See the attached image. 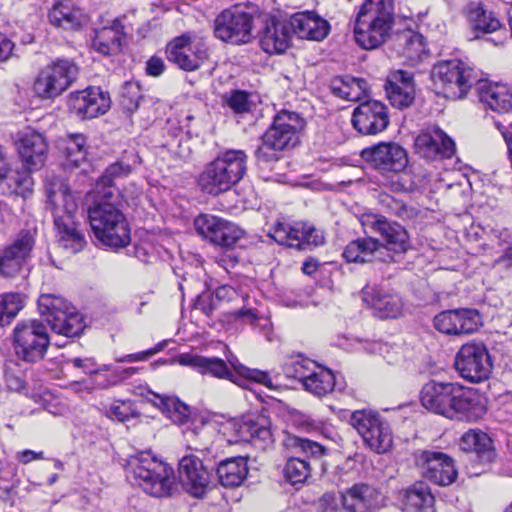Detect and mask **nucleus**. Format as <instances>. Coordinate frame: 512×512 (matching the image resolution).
Returning a JSON list of instances; mask_svg holds the SVG:
<instances>
[{
  "instance_id": "f257e3e1",
  "label": "nucleus",
  "mask_w": 512,
  "mask_h": 512,
  "mask_svg": "<svg viewBox=\"0 0 512 512\" xmlns=\"http://www.w3.org/2000/svg\"><path fill=\"white\" fill-rule=\"evenodd\" d=\"M46 189L58 247L69 254L81 252L87 240L80 229V223L76 221L78 205L68 184L64 180L54 179L47 184Z\"/></svg>"
},
{
  "instance_id": "f03ea898",
  "label": "nucleus",
  "mask_w": 512,
  "mask_h": 512,
  "mask_svg": "<svg viewBox=\"0 0 512 512\" xmlns=\"http://www.w3.org/2000/svg\"><path fill=\"white\" fill-rule=\"evenodd\" d=\"M125 470L127 478L133 479L135 484L152 497H169L176 490L173 468L150 451L129 456Z\"/></svg>"
},
{
  "instance_id": "7ed1b4c3",
  "label": "nucleus",
  "mask_w": 512,
  "mask_h": 512,
  "mask_svg": "<svg viewBox=\"0 0 512 512\" xmlns=\"http://www.w3.org/2000/svg\"><path fill=\"white\" fill-rule=\"evenodd\" d=\"M88 220L96 238L105 246L123 248L131 241L128 222L112 191L88 209Z\"/></svg>"
},
{
  "instance_id": "20e7f679",
  "label": "nucleus",
  "mask_w": 512,
  "mask_h": 512,
  "mask_svg": "<svg viewBox=\"0 0 512 512\" xmlns=\"http://www.w3.org/2000/svg\"><path fill=\"white\" fill-rule=\"evenodd\" d=\"M393 24L392 0H365L354 22L355 41L363 49H376L387 41Z\"/></svg>"
},
{
  "instance_id": "39448f33",
  "label": "nucleus",
  "mask_w": 512,
  "mask_h": 512,
  "mask_svg": "<svg viewBox=\"0 0 512 512\" xmlns=\"http://www.w3.org/2000/svg\"><path fill=\"white\" fill-rule=\"evenodd\" d=\"M246 172V153L243 150H227L205 165L198 185L202 192L218 196L237 185Z\"/></svg>"
},
{
  "instance_id": "423d86ee",
  "label": "nucleus",
  "mask_w": 512,
  "mask_h": 512,
  "mask_svg": "<svg viewBox=\"0 0 512 512\" xmlns=\"http://www.w3.org/2000/svg\"><path fill=\"white\" fill-rule=\"evenodd\" d=\"M305 126L304 119L296 112H278L261 137L262 145L255 151L259 163L278 161V152L294 148L299 143V134Z\"/></svg>"
},
{
  "instance_id": "0eeeda50",
  "label": "nucleus",
  "mask_w": 512,
  "mask_h": 512,
  "mask_svg": "<svg viewBox=\"0 0 512 512\" xmlns=\"http://www.w3.org/2000/svg\"><path fill=\"white\" fill-rule=\"evenodd\" d=\"M283 445L294 454L284 467L285 478L292 485L305 483L312 471L310 460L318 461L326 454V448L318 442L292 433H286Z\"/></svg>"
},
{
  "instance_id": "6e6552de",
  "label": "nucleus",
  "mask_w": 512,
  "mask_h": 512,
  "mask_svg": "<svg viewBox=\"0 0 512 512\" xmlns=\"http://www.w3.org/2000/svg\"><path fill=\"white\" fill-rule=\"evenodd\" d=\"M431 79L438 94L454 100L466 96L477 81L474 70L458 59L436 63L431 70Z\"/></svg>"
},
{
  "instance_id": "1a4fd4ad",
  "label": "nucleus",
  "mask_w": 512,
  "mask_h": 512,
  "mask_svg": "<svg viewBox=\"0 0 512 512\" xmlns=\"http://www.w3.org/2000/svg\"><path fill=\"white\" fill-rule=\"evenodd\" d=\"M190 449L201 454L203 459L195 455H185L179 460V479L184 489L194 497H202L210 482V473L204 461L214 460L215 451L210 442L205 444L195 442Z\"/></svg>"
},
{
  "instance_id": "9d476101",
  "label": "nucleus",
  "mask_w": 512,
  "mask_h": 512,
  "mask_svg": "<svg viewBox=\"0 0 512 512\" xmlns=\"http://www.w3.org/2000/svg\"><path fill=\"white\" fill-rule=\"evenodd\" d=\"M193 225L204 240L225 250L246 248L251 243L239 226L212 214H200Z\"/></svg>"
},
{
  "instance_id": "9b49d317",
  "label": "nucleus",
  "mask_w": 512,
  "mask_h": 512,
  "mask_svg": "<svg viewBox=\"0 0 512 512\" xmlns=\"http://www.w3.org/2000/svg\"><path fill=\"white\" fill-rule=\"evenodd\" d=\"M268 235L279 245L298 252H312L326 244L324 230L305 222L291 225L278 221L270 228Z\"/></svg>"
},
{
  "instance_id": "f8f14e48",
  "label": "nucleus",
  "mask_w": 512,
  "mask_h": 512,
  "mask_svg": "<svg viewBox=\"0 0 512 512\" xmlns=\"http://www.w3.org/2000/svg\"><path fill=\"white\" fill-rule=\"evenodd\" d=\"M350 424L373 452L384 454L393 446V434L389 423L377 412L357 410L351 414Z\"/></svg>"
},
{
  "instance_id": "ddd939ff",
  "label": "nucleus",
  "mask_w": 512,
  "mask_h": 512,
  "mask_svg": "<svg viewBox=\"0 0 512 512\" xmlns=\"http://www.w3.org/2000/svg\"><path fill=\"white\" fill-rule=\"evenodd\" d=\"M50 344L45 325L39 320L19 322L13 331V347L16 355L25 362L42 360Z\"/></svg>"
},
{
  "instance_id": "4468645a",
  "label": "nucleus",
  "mask_w": 512,
  "mask_h": 512,
  "mask_svg": "<svg viewBox=\"0 0 512 512\" xmlns=\"http://www.w3.org/2000/svg\"><path fill=\"white\" fill-rule=\"evenodd\" d=\"M78 75V67L70 60L57 59L45 66L34 82V91L41 99H53L66 91Z\"/></svg>"
},
{
  "instance_id": "2eb2a0df",
  "label": "nucleus",
  "mask_w": 512,
  "mask_h": 512,
  "mask_svg": "<svg viewBox=\"0 0 512 512\" xmlns=\"http://www.w3.org/2000/svg\"><path fill=\"white\" fill-rule=\"evenodd\" d=\"M454 365L459 375L472 383L487 380L493 368L487 347L479 341L463 344L455 356Z\"/></svg>"
},
{
  "instance_id": "dca6fc26",
  "label": "nucleus",
  "mask_w": 512,
  "mask_h": 512,
  "mask_svg": "<svg viewBox=\"0 0 512 512\" xmlns=\"http://www.w3.org/2000/svg\"><path fill=\"white\" fill-rule=\"evenodd\" d=\"M254 16L235 6L222 11L214 21V34L223 42L240 45L253 39Z\"/></svg>"
},
{
  "instance_id": "f3484780",
  "label": "nucleus",
  "mask_w": 512,
  "mask_h": 512,
  "mask_svg": "<svg viewBox=\"0 0 512 512\" xmlns=\"http://www.w3.org/2000/svg\"><path fill=\"white\" fill-rule=\"evenodd\" d=\"M414 462L422 477L439 486L451 485L457 478L453 459L443 452L418 450Z\"/></svg>"
},
{
  "instance_id": "a211bd4d",
  "label": "nucleus",
  "mask_w": 512,
  "mask_h": 512,
  "mask_svg": "<svg viewBox=\"0 0 512 512\" xmlns=\"http://www.w3.org/2000/svg\"><path fill=\"white\" fill-rule=\"evenodd\" d=\"M361 157L383 174L401 172L408 164L406 150L394 142H380L367 147L361 151Z\"/></svg>"
},
{
  "instance_id": "6ab92c4d",
  "label": "nucleus",
  "mask_w": 512,
  "mask_h": 512,
  "mask_svg": "<svg viewBox=\"0 0 512 512\" xmlns=\"http://www.w3.org/2000/svg\"><path fill=\"white\" fill-rule=\"evenodd\" d=\"M111 106L108 93L99 87H88L71 92L68 97L69 111L82 120L93 119L105 114Z\"/></svg>"
},
{
  "instance_id": "aec40b11",
  "label": "nucleus",
  "mask_w": 512,
  "mask_h": 512,
  "mask_svg": "<svg viewBox=\"0 0 512 512\" xmlns=\"http://www.w3.org/2000/svg\"><path fill=\"white\" fill-rule=\"evenodd\" d=\"M388 107L378 100L361 102L353 111V127L362 135H376L388 127Z\"/></svg>"
},
{
  "instance_id": "412c9836",
  "label": "nucleus",
  "mask_w": 512,
  "mask_h": 512,
  "mask_svg": "<svg viewBox=\"0 0 512 512\" xmlns=\"http://www.w3.org/2000/svg\"><path fill=\"white\" fill-rule=\"evenodd\" d=\"M436 330L447 335H466L476 332L482 325L476 309H453L443 311L434 317Z\"/></svg>"
},
{
  "instance_id": "4be33fe9",
  "label": "nucleus",
  "mask_w": 512,
  "mask_h": 512,
  "mask_svg": "<svg viewBox=\"0 0 512 512\" xmlns=\"http://www.w3.org/2000/svg\"><path fill=\"white\" fill-rule=\"evenodd\" d=\"M167 58L185 71L197 70L207 59V49L202 43H192L184 34L175 38L166 48Z\"/></svg>"
},
{
  "instance_id": "5701e85b",
  "label": "nucleus",
  "mask_w": 512,
  "mask_h": 512,
  "mask_svg": "<svg viewBox=\"0 0 512 512\" xmlns=\"http://www.w3.org/2000/svg\"><path fill=\"white\" fill-rule=\"evenodd\" d=\"M448 419L475 422L487 412L484 399L472 388L457 384Z\"/></svg>"
},
{
  "instance_id": "b1692460",
  "label": "nucleus",
  "mask_w": 512,
  "mask_h": 512,
  "mask_svg": "<svg viewBox=\"0 0 512 512\" xmlns=\"http://www.w3.org/2000/svg\"><path fill=\"white\" fill-rule=\"evenodd\" d=\"M292 35L289 20L269 16L259 31V44L268 54H283L291 46Z\"/></svg>"
},
{
  "instance_id": "393cba45",
  "label": "nucleus",
  "mask_w": 512,
  "mask_h": 512,
  "mask_svg": "<svg viewBox=\"0 0 512 512\" xmlns=\"http://www.w3.org/2000/svg\"><path fill=\"white\" fill-rule=\"evenodd\" d=\"M415 152L427 160L451 158L455 143L441 129L432 128L420 133L415 139Z\"/></svg>"
},
{
  "instance_id": "a878e982",
  "label": "nucleus",
  "mask_w": 512,
  "mask_h": 512,
  "mask_svg": "<svg viewBox=\"0 0 512 512\" xmlns=\"http://www.w3.org/2000/svg\"><path fill=\"white\" fill-rule=\"evenodd\" d=\"M16 147L24 168L27 170H38L44 165L48 143L43 134L26 129L18 134Z\"/></svg>"
},
{
  "instance_id": "bb28decb",
  "label": "nucleus",
  "mask_w": 512,
  "mask_h": 512,
  "mask_svg": "<svg viewBox=\"0 0 512 512\" xmlns=\"http://www.w3.org/2000/svg\"><path fill=\"white\" fill-rule=\"evenodd\" d=\"M362 293L363 300L371 306L375 316L388 319L402 315L404 302L398 293L379 286H366Z\"/></svg>"
},
{
  "instance_id": "cd10ccee",
  "label": "nucleus",
  "mask_w": 512,
  "mask_h": 512,
  "mask_svg": "<svg viewBox=\"0 0 512 512\" xmlns=\"http://www.w3.org/2000/svg\"><path fill=\"white\" fill-rule=\"evenodd\" d=\"M457 384L434 380L427 382L420 392L422 406L434 414L448 418Z\"/></svg>"
},
{
  "instance_id": "c85d7f7f",
  "label": "nucleus",
  "mask_w": 512,
  "mask_h": 512,
  "mask_svg": "<svg viewBox=\"0 0 512 512\" xmlns=\"http://www.w3.org/2000/svg\"><path fill=\"white\" fill-rule=\"evenodd\" d=\"M342 505L347 512H376L383 506V497L374 487L359 483L342 493Z\"/></svg>"
},
{
  "instance_id": "c756f323",
  "label": "nucleus",
  "mask_w": 512,
  "mask_h": 512,
  "mask_svg": "<svg viewBox=\"0 0 512 512\" xmlns=\"http://www.w3.org/2000/svg\"><path fill=\"white\" fill-rule=\"evenodd\" d=\"M176 361L182 366H188L195 369L202 375H210L218 379H226L243 386L230 371L227 363L217 357H204L193 353H183L177 356Z\"/></svg>"
},
{
  "instance_id": "7c9ffc66",
  "label": "nucleus",
  "mask_w": 512,
  "mask_h": 512,
  "mask_svg": "<svg viewBox=\"0 0 512 512\" xmlns=\"http://www.w3.org/2000/svg\"><path fill=\"white\" fill-rule=\"evenodd\" d=\"M236 431L241 440L251 442L261 449L270 447L274 441L271 422L263 415L244 418L237 425Z\"/></svg>"
},
{
  "instance_id": "2f4dec72",
  "label": "nucleus",
  "mask_w": 512,
  "mask_h": 512,
  "mask_svg": "<svg viewBox=\"0 0 512 512\" xmlns=\"http://www.w3.org/2000/svg\"><path fill=\"white\" fill-rule=\"evenodd\" d=\"M385 90L393 107L398 109L410 107L415 99L412 73L403 70L395 71L387 80Z\"/></svg>"
},
{
  "instance_id": "473e14b6",
  "label": "nucleus",
  "mask_w": 512,
  "mask_h": 512,
  "mask_svg": "<svg viewBox=\"0 0 512 512\" xmlns=\"http://www.w3.org/2000/svg\"><path fill=\"white\" fill-rule=\"evenodd\" d=\"M292 33L301 39L321 41L329 33V23L314 12L296 13L289 19Z\"/></svg>"
},
{
  "instance_id": "72a5a7b5",
  "label": "nucleus",
  "mask_w": 512,
  "mask_h": 512,
  "mask_svg": "<svg viewBox=\"0 0 512 512\" xmlns=\"http://www.w3.org/2000/svg\"><path fill=\"white\" fill-rule=\"evenodd\" d=\"M49 22L56 28L77 30L85 21L82 10L71 0L56 2L48 14Z\"/></svg>"
},
{
  "instance_id": "f704fd0d",
  "label": "nucleus",
  "mask_w": 512,
  "mask_h": 512,
  "mask_svg": "<svg viewBox=\"0 0 512 512\" xmlns=\"http://www.w3.org/2000/svg\"><path fill=\"white\" fill-rule=\"evenodd\" d=\"M402 504L405 512H435V498L424 481H417L403 490Z\"/></svg>"
},
{
  "instance_id": "c9c22d12",
  "label": "nucleus",
  "mask_w": 512,
  "mask_h": 512,
  "mask_svg": "<svg viewBox=\"0 0 512 512\" xmlns=\"http://www.w3.org/2000/svg\"><path fill=\"white\" fill-rule=\"evenodd\" d=\"M480 101L497 113L512 111V92L503 84L480 83L478 87Z\"/></svg>"
},
{
  "instance_id": "e433bc0d",
  "label": "nucleus",
  "mask_w": 512,
  "mask_h": 512,
  "mask_svg": "<svg viewBox=\"0 0 512 512\" xmlns=\"http://www.w3.org/2000/svg\"><path fill=\"white\" fill-rule=\"evenodd\" d=\"M329 88L333 95L347 101H360L367 95L369 90L365 79L349 75L334 77L330 82Z\"/></svg>"
},
{
  "instance_id": "4c0bfd02",
  "label": "nucleus",
  "mask_w": 512,
  "mask_h": 512,
  "mask_svg": "<svg viewBox=\"0 0 512 512\" xmlns=\"http://www.w3.org/2000/svg\"><path fill=\"white\" fill-rule=\"evenodd\" d=\"M122 39L123 25L119 20H114L110 27L96 30L92 45L104 56L114 55L121 51Z\"/></svg>"
},
{
  "instance_id": "58836bf2",
  "label": "nucleus",
  "mask_w": 512,
  "mask_h": 512,
  "mask_svg": "<svg viewBox=\"0 0 512 512\" xmlns=\"http://www.w3.org/2000/svg\"><path fill=\"white\" fill-rule=\"evenodd\" d=\"M467 19L471 28L481 34H490L503 27L495 13L482 3L471 2L467 6Z\"/></svg>"
},
{
  "instance_id": "ea45409f",
  "label": "nucleus",
  "mask_w": 512,
  "mask_h": 512,
  "mask_svg": "<svg viewBox=\"0 0 512 512\" xmlns=\"http://www.w3.org/2000/svg\"><path fill=\"white\" fill-rule=\"evenodd\" d=\"M216 474L222 486L238 487L247 477V460L243 457H232L222 460L216 469Z\"/></svg>"
},
{
  "instance_id": "a19ab883",
  "label": "nucleus",
  "mask_w": 512,
  "mask_h": 512,
  "mask_svg": "<svg viewBox=\"0 0 512 512\" xmlns=\"http://www.w3.org/2000/svg\"><path fill=\"white\" fill-rule=\"evenodd\" d=\"M460 447L463 451L475 453L483 463L492 462L495 456L490 437L479 430L466 432L461 438Z\"/></svg>"
},
{
  "instance_id": "79ce46f5",
  "label": "nucleus",
  "mask_w": 512,
  "mask_h": 512,
  "mask_svg": "<svg viewBox=\"0 0 512 512\" xmlns=\"http://www.w3.org/2000/svg\"><path fill=\"white\" fill-rule=\"evenodd\" d=\"M49 325L55 333L66 337L80 336L85 327L84 317L72 307L67 313H61L60 316L49 318Z\"/></svg>"
},
{
  "instance_id": "37998d69",
  "label": "nucleus",
  "mask_w": 512,
  "mask_h": 512,
  "mask_svg": "<svg viewBox=\"0 0 512 512\" xmlns=\"http://www.w3.org/2000/svg\"><path fill=\"white\" fill-rule=\"evenodd\" d=\"M62 151L65 156L63 165L67 168H77L86 160L87 139L83 134H68L63 139Z\"/></svg>"
},
{
  "instance_id": "c03bdc74",
  "label": "nucleus",
  "mask_w": 512,
  "mask_h": 512,
  "mask_svg": "<svg viewBox=\"0 0 512 512\" xmlns=\"http://www.w3.org/2000/svg\"><path fill=\"white\" fill-rule=\"evenodd\" d=\"M383 224H385V230L379 231V234L384 240L386 248L394 253H406L410 247V242L404 227L388 220L386 217Z\"/></svg>"
},
{
  "instance_id": "a18cd8bd",
  "label": "nucleus",
  "mask_w": 512,
  "mask_h": 512,
  "mask_svg": "<svg viewBox=\"0 0 512 512\" xmlns=\"http://www.w3.org/2000/svg\"><path fill=\"white\" fill-rule=\"evenodd\" d=\"M335 386L336 379L334 373L327 368L317 365L316 369L311 373V377L305 381L303 388L317 397H323L331 393Z\"/></svg>"
},
{
  "instance_id": "49530a36",
  "label": "nucleus",
  "mask_w": 512,
  "mask_h": 512,
  "mask_svg": "<svg viewBox=\"0 0 512 512\" xmlns=\"http://www.w3.org/2000/svg\"><path fill=\"white\" fill-rule=\"evenodd\" d=\"M396 45L400 53L409 60H420L425 52L423 37L411 30L399 33Z\"/></svg>"
},
{
  "instance_id": "de8ad7c7",
  "label": "nucleus",
  "mask_w": 512,
  "mask_h": 512,
  "mask_svg": "<svg viewBox=\"0 0 512 512\" xmlns=\"http://www.w3.org/2000/svg\"><path fill=\"white\" fill-rule=\"evenodd\" d=\"M229 364L236 372V377L243 385L244 380L252 381L258 384H261L267 387L270 390H274L276 386L273 383V380L268 371H263L259 369L249 368L242 363L239 362L237 357L231 356L227 358Z\"/></svg>"
},
{
  "instance_id": "09e8293b",
  "label": "nucleus",
  "mask_w": 512,
  "mask_h": 512,
  "mask_svg": "<svg viewBox=\"0 0 512 512\" xmlns=\"http://www.w3.org/2000/svg\"><path fill=\"white\" fill-rule=\"evenodd\" d=\"M157 401L155 406L162 410L173 422L184 423L190 415L189 407L173 396H161L153 394Z\"/></svg>"
},
{
  "instance_id": "8fccbe9b",
  "label": "nucleus",
  "mask_w": 512,
  "mask_h": 512,
  "mask_svg": "<svg viewBox=\"0 0 512 512\" xmlns=\"http://www.w3.org/2000/svg\"><path fill=\"white\" fill-rule=\"evenodd\" d=\"M378 203L383 211L402 220H412L418 215L416 208L407 205L402 200L388 193L379 194Z\"/></svg>"
},
{
  "instance_id": "3c124183",
  "label": "nucleus",
  "mask_w": 512,
  "mask_h": 512,
  "mask_svg": "<svg viewBox=\"0 0 512 512\" xmlns=\"http://www.w3.org/2000/svg\"><path fill=\"white\" fill-rule=\"evenodd\" d=\"M32 170L12 171L7 167L6 181L7 188L10 194H15L21 197H27L32 192L33 179L30 175Z\"/></svg>"
},
{
  "instance_id": "603ef678",
  "label": "nucleus",
  "mask_w": 512,
  "mask_h": 512,
  "mask_svg": "<svg viewBox=\"0 0 512 512\" xmlns=\"http://www.w3.org/2000/svg\"><path fill=\"white\" fill-rule=\"evenodd\" d=\"M74 307L63 297L55 294H42L38 299V309L42 316L46 317L49 324V318L60 316L61 313H67Z\"/></svg>"
},
{
  "instance_id": "864d4df0",
  "label": "nucleus",
  "mask_w": 512,
  "mask_h": 512,
  "mask_svg": "<svg viewBox=\"0 0 512 512\" xmlns=\"http://www.w3.org/2000/svg\"><path fill=\"white\" fill-rule=\"evenodd\" d=\"M25 296L20 293H5L0 295V326H5L24 307Z\"/></svg>"
},
{
  "instance_id": "5fc2aeb1",
  "label": "nucleus",
  "mask_w": 512,
  "mask_h": 512,
  "mask_svg": "<svg viewBox=\"0 0 512 512\" xmlns=\"http://www.w3.org/2000/svg\"><path fill=\"white\" fill-rule=\"evenodd\" d=\"M316 367L317 364L310 359L297 358L286 362L283 372L288 378L299 380L304 385Z\"/></svg>"
},
{
  "instance_id": "6e6d98bb",
  "label": "nucleus",
  "mask_w": 512,
  "mask_h": 512,
  "mask_svg": "<svg viewBox=\"0 0 512 512\" xmlns=\"http://www.w3.org/2000/svg\"><path fill=\"white\" fill-rule=\"evenodd\" d=\"M36 230H22L5 249L4 256H28L35 246Z\"/></svg>"
},
{
  "instance_id": "4d7b16f0",
  "label": "nucleus",
  "mask_w": 512,
  "mask_h": 512,
  "mask_svg": "<svg viewBox=\"0 0 512 512\" xmlns=\"http://www.w3.org/2000/svg\"><path fill=\"white\" fill-rule=\"evenodd\" d=\"M120 104L126 111L133 113L139 108L142 99L141 87L138 82H125L119 92Z\"/></svg>"
},
{
  "instance_id": "13d9d810",
  "label": "nucleus",
  "mask_w": 512,
  "mask_h": 512,
  "mask_svg": "<svg viewBox=\"0 0 512 512\" xmlns=\"http://www.w3.org/2000/svg\"><path fill=\"white\" fill-rule=\"evenodd\" d=\"M106 415L113 420L125 422L137 417L138 412L131 401L116 400L106 410Z\"/></svg>"
},
{
  "instance_id": "bf43d9fd",
  "label": "nucleus",
  "mask_w": 512,
  "mask_h": 512,
  "mask_svg": "<svg viewBox=\"0 0 512 512\" xmlns=\"http://www.w3.org/2000/svg\"><path fill=\"white\" fill-rule=\"evenodd\" d=\"M379 247L377 239L367 237L351 241L345 248L342 256H360L361 254H372Z\"/></svg>"
},
{
  "instance_id": "052dcab7",
  "label": "nucleus",
  "mask_w": 512,
  "mask_h": 512,
  "mask_svg": "<svg viewBox=\"0 0 512 512\" xmlns=\"http://www.w3.org/2000/svg\"><path fill=\"white\" fill-rule=\"evenodd\" d=\"M233 316L235 319H240L247 324L259 328L261 331H268L271 326L268 318L259 315L258 312L252 308L239 309L234 312Z\"/></svg>"
},
{
  "instance_id": "680f3d73",
  "label": "nucleus",
  "mask_w": 512,
  "mask_h": 512,
  "mask_svg": "<svg viewBox=\"0 0 512 512\" xmlns=\"http://www.w3.org/2000/svg\"><path fill=\"white\" fill-rule=\"evenodd\" d=\"M385 216L381 214H375L372 212L363 213L359 216V222L365 233H378L379 231L385 230V224L383 221Z\"/></svg>"
},
{
  "instance_id": "e2e57ef3",
  "label": "nucleus",
  "mask_w": 512,
  "mask_h": 512,
  "mask_svg": "<svg viewBox=\"0 0 512 512\" xmlns=\"http://www.w3.org/2000/svg\"><path fill=\"white\" fill-rule=\"evenodd\" d=\"M131 172L132 165L121 159L106 168L102 181L104 184L111 185L113 179L127 176Z\"/></svg>"
},
{
  "instance_id": "0e129e2a",
  "label": "nucleus",
  "mask_w": 512,
  "mask_h": 512,
  "mask_svg": "<svg viewBox=\"0 0 512 512\" xmlns=\"http://www.w3.org/2000/svg\"><path fill=\"white\" fill-rule=\"evenodd\" d=\"M165 347H166V341H163V342L156 344L153 348H150L148 350L138 352V353L127 354L123 357L117 358L116 361L119 363L146 361L150 357L161 352Z\"/></svg>"
},
{
  "instance_id": "69168bd1",
  "label": "nucleus",
  "mask_w": 512,
  "mask_h": 512,
  "mask_svg": "<svg viewBox=\"0 0 512 512\" xmlns=\"http://www.w3.org/2000/svg\"><path fill=\"white\" fill-rule=\"evenodd\" d=\"M226 103L235 113L249 111L248 94L244 91H234L230 96L226 97Z\"/></svg>"
},
{
  "instance_id": "338daca9",
  "label": "nucleus",
  "mask_w": 512,
  "mask_h": 512,
  "mask_svg": "<svg viewBox=\"0 0 512 512\" xmlns=\"http://www.w3.org/2000/svg\"><path fill=\"white\" fill-rule=\"evenodd\" d=\"M21 266V258H0V273L5 277L17 275Z\"/></svg>"
},
{
  "instance_id": "774afa93",
  "label": "nucleus",
  "mask_w": 512,
  "mask_h": 512,
  "mask_svg": "<svg viewBox=\"0 0 512 512\" xmlns=\"http://www.w3.org/2000/svg\"><path fill=\"white\" fill-rule=\"evenodd\" d=\"M4 385L7 390L21 393L26 389L25 381L15 373L6 371L4 374Z\"/></svg>"
}]
</instances>
